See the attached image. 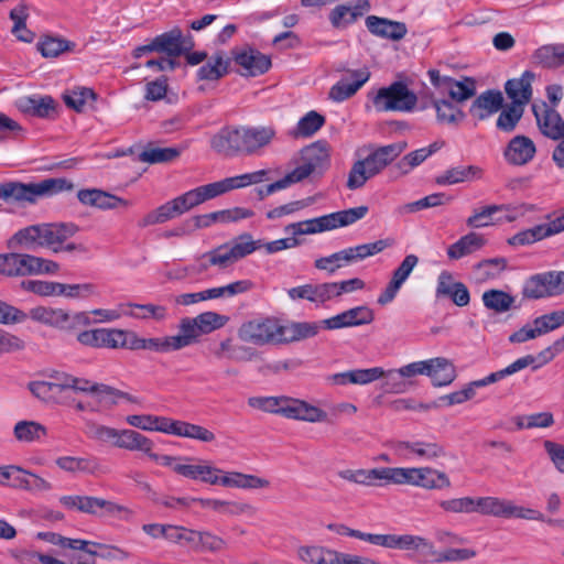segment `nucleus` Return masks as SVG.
<instances>
[{"label": "nucleus", "instance_id": "nucleus-1", "mask_svg": "<svg viewBox=\"0 0 564 564\" xmlns=\"http://www.w3.org/2000/svg\"><path fill=\"white\" fill-rule=\"evenodd\" d=\"M74 188L66 178H45L36 183L4 182L0 184V199L8 204L26 206L42 197H50Z\"/></svg>", "mask_w": 564, "mask_h": 564}, {"label": "nucleus", "instance_id": "nucleus-2", "mask_svg": "<svg viewBox=\"0 0 564 564\" xmlns=\"http://www.w3.org/2000/svg\"><path fill=\"white\" fill-rule=\"evenodd\" d=\"M406 148V142H397L373 149L365 159L356 161L348 174L347 187H362L368 180L379 174Z\"/></svg>", "mask_w": 564, "mask_h": 564}, {"label": "nucleus", "instance_id": "nucleus-3", "mask_svg": "<svg viewBox=\"0 0 564 564\" xmlns=\"http://www.w3.org/2000/svg\"><path fill=\"white\" fill-rule=\"evenodd\" d=\"M367 206H358L335 212L317 218H312L286 226L285 231L292 230L294 236L314 235L340 227H346L362 219L368 213Z\"/></svg>", "mask_w": 564, "mask_h": 564}, {"label": "nucleus", "instance_id": "nucleus-4", "mask_svg": "<svg viewBox=\"0 0 564 564\" xmlns=\"http://www.w3.org/2000/svg\"><path fill=\"white\" fill-rule=\"evenodd\" d=\"M297 166L288 173L292 184L300 183L311 175H322L330 165V148L325 140L304 147L296 161Z\"/></svg>", "mask_w": 564, "mask_h": 564}, {"label": "nucleus", "instance_id": "nucleus-5", "mask_svg": "<svg viewBox=\"0 0 564 564\" xmlns=\"http://www.w3.org/2000/svg\"><path fill=\"white\" fill-rule=\"evenodd\" d=\"M373 106L378 111H412L417 102L416 95L402 82L380 88L375 96Z\"/></svg>", "mask_w": 564, "mask_h": 564}, {"label": "nucleus", "instance_id": "nucleus-6", "mask_svg": "<svg viewBox=\"0 0 564 564\" xmlns=\"http://www.w3.org/2000/svg\"><path fill=\"white\" fill-rule=\"evenodd\" d=\"M281 324L275 318H257L243 323L239 330V338L254 345L279 344Z\"/></svg>", "mask_w": 564, "mask_h": 564}, {"label": "nucleus", "instance_id": "nucleus-7", "mask_svg": "<svg viewBox=\"0 0 564 564\" xmlns=\"http://www.w3.org/2000/svg\"><path fill=\"white\" fill-rule=\"evenodd\" d=\"M28 316L33 321L63 329L73 328L75 325H87L90 322L89 317L83 312L70 316L62 308L45 306L33 307Z\"/></svg>", "mask_w": 564, "mask_h": 564}, {"label": "nucleus", "instance_id": "nucleus-8", "mask_svg": "<svg viewBox=\"0 0 564 564\" xmlns=\"http://www.w3.org/2000/svg\"><path fill=\"white\" fill-rule=\"evenodd\" d=\"M234 61L240 66V75L256 77L265 74L272 66L271 57L252 47L232 51Z\"/></svg>", "mask_w": 564, "mask_h": 564}, {"label": "nucleus", "instance_id": "nucleus-9", "mask_svg": "<svg viewBox=\"0 0 564 564\" xmlns=\"http://www.w3.org/2000/svg\"><path fill=\"white\" fill-rule=\"evenodd\" d=\"M59 501L67 509H76L88 514H96L98 509H104L110 514L124 510L122 506L112 501L90 496H63Z\"/></svg>", "mask_w": 564, "mask_h": 564}, {"label": "nucleus", "instance_id": "nucleus-10", "mask_svg": "<svg viewBox=\"0 0 564 564\" xmlns=\"http://www.w3.org/2000/svg\"><path fill=\"white\" fill-rule=\"evenodd\" d=\"M532 110L543 135L555 141L564 138V120L554 108L543 102L542 106L533 105Z\"/></svg>", "mask_w": 564, "mask_h": 564}, {"label": "nucleus", "instance_id": "nucleus-11", "mask_svg": "<svg viewBox=\"0 0 564 564\" xmlns=\"http://www.w3.org/2000/svg\"><path fill=\"white\" fill-rule=\"evenodd\" d=\"M40 247H46L53 252H61L64 242L73 237L78 228L74 224H39Z\"/></svg>", "mask_w": 564, "mask_h": 564}, {"label": "nucleus", "instance_id": "nucleus-12", "mask_svg": "<svg viewBox=\"0 0 564 564\" xmlns=\"http://www.w3.org/2000/svg\"><path fill=\"white\" fill-rule=\"evenodd\" d=\"M283 416L290 420L310 423L326 422L328 419L326 411L306 402L305 400L292 397L286 398Z\"/></svg>", "mask_w": 564, "mask_h": 564}, {"label": "nucleus", "instance_id": "nucleus-13", "mask_svg": "<svg viewBox=\"0 0 564 564\" xmlns=\"http://www.w3.org/2000/svg\"><path fill=\"white\" fill-rule=\"evenodd\" d=\"M158 53H165L170 57H178L191 51L194 46L192 39H184L182 30L174 28L153 39Z\"/></svg>", "mask_w": 564, "mask_h": 564}, {"label": "nucleus", "instance_id": "nucleus-14", "mask_svg": "<svg viewBox=\"0 0 564 564\" xmlns=\"http://www.w3.org/2000/svg\"><path fill=\"white\" fill-rule=\"evenodd\" d=\"M419 263L415 254H408L399 267L392 272V278L384 291L378 296V304L386 305L394 300L402 284L410 276L413 269Z\"/></svg>", "mask_w": 564, "mask_h": 564}, {"label": "nucleus", "instance_id": "nucleus-15", "mask_svg": "<svg viewBox=\"0 0 564 564\" xmlns=\"http://www.w3.org/2000/svg\"><path fill=\"white\" fill-rule=\"evenodd\" d=\"M536 153L534 142L525 135H516L503 151L505 160L516 166L525 165L533 160Z\"/></svg>", "mask_w": 564, "mask_h": 564}, {"label": "nucleus", "instance_id": "nucleus-16", "mask_svg": "<svg viewBox=\"0 0 564 564\" xmlns=\"http://www.w3.org/2000/svg\"><path fill=\"white\" fill-rule=\"evenodd\" d=\"M365 23L368 31L372 35L391 41H400L408 33L405 23L389 20L387 18L368 15L365 20Z\"/></svg>", "mask_w": 564, "mask_h": 564}, {"label": "nucleus", "instance_id": "nucleus-17", "mask_svg": "<svg viewBox=\"0 0 564 564\" xmlns=\"http://www.w3.org/2000/svg\"><path fill=\"white\" fill-rule=\"evenodd\" d=\"M399 550H413L416 552L415 561L417 563H438L440 553L434 544L427 539L419 535H401Z\"/></svg>", "mask_w": 564, "mask_h": 564}, {"label": "nucleus", "instance_id": "nucleus-18", "mask_svg": "<svg viewBox=\"0 0 564 564\" xmlns=\"http://www.w3.org/2000/svg\"><path fill=\"white\" fill-rule=\"evenodd\" d=\"M436 296H447L457 306H466L470 301L467 286L462 282H454L453 275L448 271H443L438 275Z\"/></svg>", "mask_w": 564, "mask_h": 564}, {"label": "nucleus", "instance_id": "nucleus-19", "mask_svg": "<svg viewBox=\"0 0 564 564\" xmlns=\"http://www.w3.org/2000/svg\"><path fill=\"white\" fill-rule=\"evenodd\" d=\"M394 451L402 456L408 454H414L417 457L433 460L440 457L445 456V448L443 445L436 442H425V441H416V442H405L398 441L393 445Z\"/></svg>", "mask_w": 564, "mask_h": 564}, {"label": "nucleus", "instance_id": "nucleus-20", "mask_svg": "<svg viewBox=\"0 0 564 564\" xmlns=\"http://www.w3.org/2000/svg\"><path fill=\"white\" fill-rule=\"evenodd\" d=\"M429 360L416 361L401 367L398 370H389L384 382V390L393 393L405 391V383L399 381L401 378H410L416 375H426L429 372Z\"/></svg>", "mask_w": 564, "mask_h": 564}, {"label": "nucleus", "instance_id": "nucleus-21", "mask_svg": "<svg viewBox=\"0 0 564 564\" xmlns=\"http://www.w3.org/2000/svg\"><path fill=\"white\" fill-rule=\"evenodd\" d=\"M77 198L84 205L100 209H115L121 206H130L128 200L98 188L79 189Z\"/></svg>", "mask_w": 564, "mask_h": 564}, {"label": "nucleus", "instance_id": "nucleus-22", "mask_svg": "<svg viewBox=\"0 0 564 564\" xmlns=\"http://www.w3.org/2000/svg\"><path fill=\"white\" fill-rule=\"evenodd\" d=\"M18 269L19 278L28 275L55 274L59 270V264L53 260L19 252Z\"/></svg>", "mask_w": 564, "mask_h": 564}, {"label": "nucleus", "instance_id": "nucleus-23", "mask_svg": "<svg viewBox=\"0 0 564 564\" xmlns=\"http://www.w3.org/2000/svg\"><path fill=\"white\" fill-rule=\"evenodd\" d=\"M153 442L141 433L133 430H117L115 446L128 451H140L151 459L158 460L159 455L152 453Z\"/></svg>", "mask_w": 564, "mask_h": 564}, {"label": "nucleus", "instance_id": "nucleus-24", "mask_svg": "<svg viewBox=\"0 0 564 564\" xmlns=\"http://www.w3.org/2000/svg\"><path fill=\"white\" fill-rule=\"evenodd\" d=\"M351 82L346 79L339 80L329 90V98L334 101H344L354 96L370 77L367 68L352 70L350 73Z\"/></svg>", "mask_w": 564, "mask_h": 564}, {"label": "nucleus", "instance_id": "nucleus-25", "mask_svg": "<svg viewBox=\"0 0 564 564\" xmlns=\"http://www.w3.org/2000/svg\"><path fill=\"white\" fill-rule=\"evenodd\" d=\"M321 325L315 322H291L281 325L279 344H290L312 338L318 334Z\"/></svg>", "mask_w": 564, "mask_h": 564}, {"label": "nucleus", "instance_id": "nucleus-26", "mask_svg": "<svg viewBox=\"0 0 564 564\" xmlns=\"http://www.w3.org/2000/svg\"><path fill=\"white\" fill-rule=\"evenodd\" d=\"M503 97L499 90H487L480 94L471 104L469 112L479 120H485L490 115L502 108Z\"/></svg>", "mask_w": 564, "mask_h": 564}, {"label": "nucleus", "instance_id": "nucleus-27", "mask_svg": "<svg viewBox=\"0 0 564 564\" xmlns=\"http://www.w3.org/2000/svg\"><path fill=\"white\" fill-rule=\"evenodd\" d=\"M234 263L229 252L228 243L220 245L197 258V267H193L196 273L200 274L206 272L210 267H216L219 270H226Z\"/></svg>", "mask_w": 564, "mask_h": 564}, {"label": "nucleus", "instance_id": "nucleus-28", "mask_svg": "<svg viewBox=\"0 0 564 564\" xmlns=\"http://www.w3.org/2000/svg\"><path fill=\"white\" fill-rule=\"evenodd\" d=\"M117 328H96L91 330H84L77 335V340L88 347L93 348H111L116 349L118 345Z\"/></svg>", "mask_w": 564, "mask_h": 564}, {"label": "nucleus", "instance_id": "nucleus-29", "mask_svg": "<svg viewBox=\"0 0 564 564\" xmlns=\"http://www.w3.org/2000/svg\"><path fill=\"white\" fill-rule=\"evenodd\" d=\"M533 74L529 70L524 72L520 78L509 79L505 85V90L512 105L522 108L528 104L532 96L531 79Z\"/></svg>", "mask_w": 564, "mask_h": 564}, {"label": "nucleus", "instance_id": "nucleus-30", "mask_svg": "<svg viewBox=\"0 0 564 564\" xmlns=\"http://www.w3.org/2000/svg\"><path fill=\"white\" fill-rule=\"evenodd\" d=\"M487 243L486 238L477 232H468L447 248V256L452 260L473 254Z\"/></svg>", "mask_w": 564, "mask_h": 564}, {"label": "nucleus", "instance_id": "nucleus-31", "mask_svg": "<svg viewBox=\"0 0 564 564\" xmlns=\"http://www.w3.org/2000/svg\"><path fill=\"white\" fill-rule=\"evenodd\" d=\"M429 376L435 387L451 384L456 378L455 366L446 358L437 357L429 359Z\"/></svg>", "mask_w": 564, "mask_h": 564}, {"label": "nucleus", "instance_id": "nucleus-32", "mask_svg": "<svg viewBox=\"0 0 564 564\" xmlns=\"http://www.w3.org/2000/svg\"><path fill=\"white\" fill-rule=\"evenodd\" d=\"M191 501L198 502L203 508L212 509L226 516H238L242 513L253 514L256 511L251 505L237 501L205 498H194Z\"/></svg>", "mask_w": 564, "mask_h": 564}, {"label": "nucleus", "instance_id": "nucleus-33", "mask_svg": "<svg viewBox=\"0 0 564 564\" xmlns=\"http://www.w3.org/2000/svg\"><path fill=\"white\" fill-rule=\"evenodd\" d=\"M484 171L477 165H460L452 167L444 172V174L436 177L438 185H453L462 182H470L480 180Z\"/></svg>", "mask_w": 564, "mask_h": 564}, {"label": "nucleus", "instance_id": "nucleus-34", "mask_svg": "<svg viewBox=\"0 0 564 564\" xmlns=\"http://www.w3.org/2000/svg\"><path fill=\"white\" fill-rule=\"evenodd\" d=\"M76 43L50 34L42 35L36 43V48L45 58H55L66 52H73Z\"/></svg>", "mask_w": 564, "mask_h": 564}, {"label": "nucleus", "instance_id": "nucleus-35", "mask_svg": "<svg viewBox=\"0 0 564 564\" xmlns=\"http://www.w3.org/2000/svg\"><path fill=\"white\" fill-rule=\"evenodd\" d=\"M236 138L237 127L226 126L212 137L210 147L215 152L223 156H236Z\"/></svg>", "mask_w": 564, "mask_h": 564}, {"label": "nucleus", "instance_id": "nucleus-36", "mask_svg": "<svg viewBox=\"0 0 564 564\" xmlns=\"http://www.w3.org/2000/svg\"><path fill=\"white\" fill-rule=\"evenodd\" d=\"M533 62L543 68H556L564 65V44H549L535 50Z\"/></svg>", "mask_w": 564, "mask_h": 564}, {"label": "nucleus", "instance_id": "nucleus-37", "mask_svg": "<svg viewBox=\"0 0 564 564\" xmlns=\"http://www.w3.org/2000/svg\"><path fill=\"white\" fill-rule=\"evenodd\" d=\"M444 144V141H435L426 148L412 151L404 155L395 166L402 174H408L411 170L423 163L429 156L441 150Z\"/></svg>", "mask_w": 564, "mask_h": 564}, {"label": "nucleus", "instance_id": "nucleus-38", "mask_svg": "<svg viewBox=\"0 0 564 564\" xmlns=\"http://www.w3.org/2000/svg\"><path fill=\"white\" fill-rule=\"evenodd\" d=\"M40 232L41 229L39 228V225H31L22 228L7 240V248L9 250H34L36 246L40 247Z\"/></svg>", "mask_w": 564, "mask_h": 564}, {"label": "nucleus", "instance_id": "nucleus-39", "mask_svg": "<svg viewBox=\"0 0 564 564\" xmlns=\"http://www.w3.org/2000/svg\"><path fill=\"white\" fill-rule=\"evenodd\" d=\"M178 330V335L171 336L175 350H180L197 343L198 338L202 336L200 332L198 330L197 323L194 318L191 317L181 319Z\"/></svg>", "mask_w": 564, "mask_h": 564}, {"label": "nucleus", "instance_id": "nucleus-40", "mask_svg": "<svg viewBox=\"0 0 564 564\" xmlns=\"http://www.w3.org/2000/svg\"><path fill=\"white\" fill-rule=\"evenodd\" d=\"M55 464L67 473L95 474L98 469V462L94 457L62 456Z\"/></svg>", "mask_w": 564, "mask_h": 564}, {"label": "nucleus", "instance_id": "nucleus-41", "mask_svg": "<svg viewBox=\"0 0 564 564\" xmlns=\"http://www.w3.org/2000/svg\"><path fill=\"white\" fill-rule=\"evenodd\" d=\"M246 137L249 155H254L271 143L275 137V130L272 127H247Z\"/></svg>", "mask_w": 564, "mask_h": 564}, {"label": "nucleus", "instance_id": "nucleus-42", "mask_svg": "<svg viewBox=\"0 0 564 564\" xmlns=\"http://www.w3.org/2000/svg\"><path fill=\"white\" fill-rule=\"evenodd\" d=\"M230 61L218 53L209 58L197 72L199 80H218L228 73Z\"/></svg>", "mask_w": 564, "mask_h": 564}, {"label": "nucleus", "instance_id": "nucleus-43", "mask_svg": "<svg viewBox=\"0 0 564 564\" xmlns=\"http://www.w3.org/2000/svg\"><path fill=\"white\" fill-rule=\"evenodd\" d=\"M416 478V486L425 489H445L451 487L448 476L437 469L420 467Z\"/></svg>", "mask_w": 564, "mask_h": 564}, {"label": "nucleus", "instance_id": "nucleus-44", "mask_svg": "<svg viewBox=\"0 0 564 564\" xmlns=\"http://www.w3.org/2000/svg\"><path fill=\"white\" fill-rule=\"evenodd\" d=\"M288 395L276 397H250L247 401L248 405L252 409L260 410L270 414L284 415V408Z\"/></svg>", "mask_w": 564, "mask_h": 564}, {"label": "nucleus", "instance_id": "nucleus-45", "mask_svg": "<svg viewBox=\"0 0 564 564\" xmlns=\"http://www.w3.org/2000/svg\"><path fill=\"white\" fill-rule=\"evenodd\" d=\"M178 213L173 205L172 200L166 202L165 204L159 206L158 208L145 214L138 223V226L141 228L164 224L171 219L178 217Z\"/></svg>", "mask_w": 564, "mask_h": 564}, {"label": "nucleus", "instance_id": "nucleus-46", "mask_svg": "<svg viewBox=\"0 0 564 564\" xmlns=\"http://www.w3.org/2000/svg\"><path fill=\"white\" fill-rule=\"evenodd\" d=\"M17 441L31 443L46 436L47 430L44 425L35 421H19L13 429Z\"/></svg>", "mask_w": 564, "mask_h": 564}, {"label": "nucleus", "instance_id": "nucleus-47", "mask_svg": "<svg viewBox=\"0 0 564 564\" xmlns=\"http://www.w3.org/2000/svg\"><path fill=\"white\" fill-rule=\"evenodd\" d=\"M325 124V117L311 110L302 117L292 131L294 138H308L316 133Z\"/></svg>", "mask_w": 564, "mask_h": 564}, {"label": "nucleus", "instance_id": "nucleus-48", "mask_svg": "<svg viewBox=\"0 0 564 564\" xmlns=\"http://www.w3.org/2000/svg\"><path fill=\"white\" fill-rule=\"evenodd\" d=\"M553 236L551 227L547 224L536 225L530 229L522 230L508 239L511 246H524Z\"/></svg>", "mask_w": 564, "mask_h": 564}, {"label": "nucleus", "instance_id": "nucleus-49", "mask_svg": "<svg viewBox=\"0 0 564 564\" xmlns=\"http://www.w3.org/2000/svg\"><path fill=\"white\" fill-rule=\"evenodd\" d=\"M261 247V240H252L250 234H242L235 241L228 243V252L236 263Z\"/></svg>", "mask_w": 564, "mask_h": 564}, {"label": "nucleus", "instance_id": "nucleus-50", "mask_svg": "<svg viewBox=\"0 0 564 564\" xmlns=\"http://www.w3.org/2000/svg\"><path fill=\"white\" fill-rule=\"evenodd\" d=\"M522 296L528 300L551 297L545 273H538L525 280Z\"/></svg>", "mask_w": 564, "mask_h": 564}, {"label": "nucleus", "instance_id": "nucleus-51", "mask_svg": "<svg viewBox=\"0 0 564 564\" xmlns=\"http://www.w3.org/2000/svg\"><path fill=\"white\" fill-rule=\"evenodd\" d=\"M484 305L497 313L509 311L514 303V297L501 290H489L482 294Z\"/></svg>", "mask_w": 564, "mask_h": 564}, {"label": "nucleus", "instance_id": "nucleus-52", "mask_svg": "<svg viewBox=\"0 0 564 564\" xmlns=\"http://www.w3.org/2000/svg\"><path fill=\"white\" fill-rule=\"evenodd\" d=\"M509 500L496 497L475 498L476 511L481 514L507 518Z\"/></svg>", "mask_w": 564, "mask_h": 564}, {"label": "nucleus", "instance_id": "nucleus-53", "mask_svg": "<svg viewBox=\"0 0 564 564\" xmlns=\"http://www.w3.org/2000/svg\"><path fill=\"white\" fill-rule=\"evenodd\" d=\"M227 549V542L209 532V531H197L195 536V544L193 551L195 552H210L217 553Z\"/></svg>", "mask_w": 564, "mask_h": 564}, {"label": "nucleus", "instance_id": "nucleus-54", "mask_svg": "<svg viewBox=\"0 0 564 564\" xmlns=\"http://www.w3.org/2000/svg\"><path fill=\"white\" fill-rule=\"evenodd\" d=\"M299 557L311 564H334L336 551L322 546H301L297 551Z\"/></svg>", "mask_w": 564, "mask_h": 564}, {"label": "nucleus", "instance_id": "nucleus-55", "mask_svg": "<svg viewBox=\"0 0 564 564\" xmlns=\"http://www.w3.org/2000/svg\"><path fill=\"white\" fill-rule=\"evenodd\" d=\"M96 93L87 87H75L63 94L65 105L77 112L83 111L88 99L96 100Z\"/></svg>", "mask_w": 564, "mask_h": 564}, {"label": "nucleus", "instance_id": "nucleus-56", "mask_svg": "<svg viewBox=\"0 0 564 564\" xmlns=\"http://www.w3.org/2000/svg\"><path fill=\"white\" fill-rule=\"evenodd\" d=\"M388 240H377L371 243H364L345 249L349 263L364 260L370 256L377 254L389 247Z\"/></svg>", "mask_w": 564, "mask_h": 564}, {"label": "nucleus", "instance_id": "nucleus-57", "mask_svg": "<svg viewBox=\"0 0 564 564\" xmlns=\"http://www.w3.org/2000/svg\"><path fill=\"white\" fill-rule=\"evenodd\" d=\"M446 89L453 100L462 102L476 94V80L471 77H465L463 80L452 78Z\"/></svg>", "mask_w": 564, "mask_h": 564}, {"label": "nucleus", "instance_id": "nucleus-58", "mask_svg": "<svg viewBox=\"0 0 564 564\" xmlns=\"http://www.w3.org/2000/svg\"><path fill=\"white\" fill-rule=\"evenodd\" d=\"M434 107L441 123L457 124L465 118V113L452 101L434 100Z\"/></svg>", "mask_w": 564, "mask_h": 564}, {"label": "nucleus", "instance_id": "nucleus-59", "mask_svg": "<svg viewBox=\"0 0 564 564\" xmlns=\"http://www.w3.org/2000/svg\"><path fill=\"white\" fill-rule=\"evenodd\" d=\"M386 482L416 486L419 468L384 467Z\"/></svg>", "mask_w": 564, "mask_h": 564}, {"label": "nucleus", "instance_id": "nucleus-60", "mask_svg": "<svg viewBox=\"0 0 564 564\" xmlns=\"http://www.w3.org/2000/svg\"><path fill=\"white\" fill-rule=\"evenodd\" d=\"M223 348L226 349L225 359L243 362L250 361L257 357V352L247 346L235 345L231 338H226L223 340Z\"/></svg>", "mask_w": 564, "mask_h": 564}, {"label": "nucleus", "instance_id": "nucleus-61", "mask_svg": "<svg viewBox=\"0 0 564 564\" xmlns=\"http://www.w3.org/2000/svg\"><path fill=\"white\" fill-rule=\"evenodd\" d=\"M451 198L447 197L444 193H434L431 195H427L419 200L408 203L401 207L402 213H416L422 209L437 207L446 202H449Z\"/></svg>", "mask_w": 564, "mask_h": 564}, {"label": "nucleus", "instance_id": "nucleus-62", "mask_svg": "<svg viewBox=\"0 0 564 564\" xmlns=\"http://www.w3.org/2000/svg\"><path fill=\"white\" fill-rule=\"evenodd\" d=\"M180 155L175 148H147L140 153V160L147 163L171 162Z\"/></svg>", "mask_w": 564, "mask_h": 564}, {"label": "nucleus", "instance_id": "nucleus-63", "mask_svg": "<svg viewBox=\"0 0 564 564\" xmlns=\"http://www.w3.org/2000/svg\"><path fill=\"white\" fill-rule=\"evenodd\" d=\"M198 330L202 335L209 334L221 328L228 321V317L215 312H205L194 317Z\"/></svg>", "mask_w": 564, "mask_h": 564}, {"label": "nucleus", "instance_id": "nucleus-64", "mask_svg": "<svg viewBox=\"0 0 564 564\" xmlns=\"http://www.w3.org/2000/svg\"><path fill=\"white\" fill-rule=\"evenodd\" d=\"M328 19L333 28L346 29L357 21V15L350 4H338L329 12Z\"/></svg>", "mask_w": 564, "mask_h": 564}]
</instances>
